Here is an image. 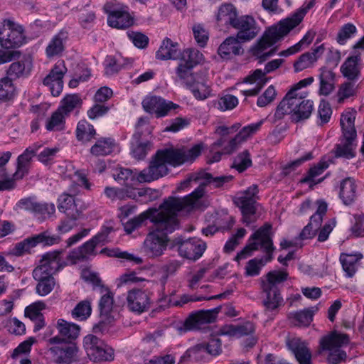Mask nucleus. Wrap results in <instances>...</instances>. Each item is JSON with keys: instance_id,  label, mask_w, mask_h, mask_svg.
<instances>
[{"instance_id": "nucleus-35", "label": "nucleus", "mask_w": 364, "mask_h": 364, "mask_svg": "<svg viewBox=\"0 0 364 364\" xmlns=\"http://www.w3.org/2000/svg\"><path fill=\"white\" fill-rule=\"evenodd\" d=\"M320 87L319 94L327 96L335 89L336 74L325 67L320 69L319 75Z\"/></svg>"}, {"instance_id": "nucleus-9", "label": "nucleus", "mask_w": 364, "mask_h": 364, "mask_svg": "<svg viewBox=\"0 0 364 364\" xmlns=\"http://www.w3.org/2000/svg\"><path fill=\"white\" fill-rule=\"evenodd\" d=\"M51 346L48 348L51 360L55 364H71L75 361L78 348L75 343L67 341L60 336H55L48 340Z\"/></svg>"}, {"instance_id": "nucleus-64", "label": "nucleus", "mask_w": 364, "mask_h": 364, "mask_svg": "<svg viewBox=\"0 0 364 364\" xmlns=\"http://www.w3.org/2000/svg\"><path fill=\"white\" fill-rule=\"evenodd\" d=\"M175 362L176 357L173 354H163L154 356L146 364H174Z\"/></svg>"}, {"instance_id": "nucleus-3", "label": "nucleus", "mask_w": 364, "mask_h": 364, "mask_svg": "<svg viewBox=\"0 0 364 364\" xmlns=\"http://www.w3.org/2000/svg\"><path fill=\"white\" fill-rule=\"evenodd\" d=\"M232 179V176H221L214 177L211 173L204 171L191 173L184 181L181 182L178 189H184L190 186L192 182H200L198 187L189 195L181 198L170 197L159 207L173 215L177 216V213L183 208L192 207L205 194V188L207 186H212L215 188H221L224 184L229 183Z\"/></svg>"}, {"instance_id": "nucleus-7", "label": "nucleus", "mask_w": 364, "mask_h": 364, "mask_svg": "<svg viewBox=\"0 0 364 364\" xmlns=\"http://www.w3.org/2000/svg\"><path fill=\"white\" fill-rule=\"evenodd\" d=\"M271 230L272 225L269 223H265L263 226L259 228L251 236L250 240L252 241L237 253L236 259L240 260L247 258L251 255L252 252L257 250L260 246L267 254L266 262L271 261L272 259V253L274 250L271 237Z\"/></svg>"}, {"instance_id": "nucleus-15", "label": "nucleus", "mask_w": 364, "mask_h": 364, "mask_svg": "<svg viewBox=\"0 0 364 364\" xmlns=\"http://www.w3.org/2000/svg\"><path fill=\"white\" fill-rule=\"evenodd\" d=\"M257 193V186L253 185L235 198V203L241 209L242 221L246 225H250L255 221L252 217L256 212L255 203Z\"/></svg>"}, {"instance_id": "nucleus-17", "label": "nucleus", "mask_w": 364, "mask_h": 364, "mask_svg": "<svg viewBox=\"0 0 364 364\" xmlns=\"http://www.w3.org/2000/svg\"><path fill=\"white\" fill-rule=\"evenodd\" d=\"M105 193L111 200H125L127 198L138 200L139 197H145V201L151 200L153 195H154V198H156L158 195L157 191L151 188L136 190L132 188H115L112 187H106Z\"/></svg>"}, {"instance_id": "nucleus-53", "label": "nucleus", "mask_w": 364, "mask_h": 364, "mask_svg": "<svg viewBox=\"0 0 364 364\" xmlns=\"http://www.w3.org/2000/svg\"><path fill=\"white\" fill-rule=\"evenodd\" d=\"M203 60V54L196 49H186L183 51L182 55V60L181 62L191 65V67L196 66Z\"/></svg>"}, {"instance_id": "nucleus-52", "label": "nucleus", "mask_w": 364, "mask_h": 364, "mask_svg": "<svg viewBox=\"0 0 364 364\" xmlns=\"http://www.w3.org/2000/svg\"><path fill=\"white\" fill-rule=\"evenodd\" d=\"M358 85L352 81L345 82L341 85L338 92V102L341 103L345 99L349 98L356 95Z\"/></svg>"}, {"instance_id": "nucleus-40", "label": "nucleus", "mask_w": 364, "mask_h": 364, "mask_svg": "<svg viewBox=\"0 0 364 364\" xmlns=\"http://www.w3.org/2000/svg\"><path fill=\"white\" fill-rule=\"evenodd\" d=\"M56 328L59 333L58 336L70 341L79 336L80 329L79 326L69 323L63 319H59L57 321Z\"/></svg>"}, {"instance_id": "nucleus-39", "label": "nucleus", "mask_w": 364, "mask_h": 364, "mask_svg": "<svg viewBox=\"0 0 364 364\" xmlns=\"http://www.w3.org/2000/svg\"><path fill=\"white\" fill-rule=\"evenodd\" d=\"M356 197V186L351 178H346L341 183L340 198L345 205L351 204Z\"/></svg>"}, {"instance_id": "nucleus-56", "label": "nucleus", "mask_w": 364, "mask_h": 364, "mask_svg": "<svg viewBox=\"0 0 364 364\" xmlns=\"http://www.w3.org/2000/svg\"><path fill=\"white\" fill-rule=\"evenodd\" d=\"M252 166V159L248 150L240 153L235 159L232 167L242 172Z\"/></svg>"}, {"instance_id": "nucleus-55", "label": "nucleus", "mask_w": 364, "mask_h": 364, "mask_svg": "<svg viewBox=\"0 0 364 364\" xmlns=\"http://www.w3.org/2000/svg\"><path fill=\"white\" fill-rule=\"evenodd\" d=\"M92 307L90 301L84 300L79 302L72 311V315L74 318H79L80 320L87 319L91 314Z\"/></svg>"}, {"instance_id": "nucleus-36", "label": "nucleus", "mask_w": 364, "mask_h": 364, "mask_svg": "<svg viewBox=\"0 0 364 364\" xmlns=\"http://www.w3.org/2000/svg\"><path fill=\"white\" fill-rule=\"evenodd\" d=\"M159 212L160 210L159 211L156 209L149 208L141 213L138 216L130 219L124 224L125 231L127 233H132L136 229L141 227L147 219H150L151 220V218L156 216V215Z\"/></svg>"}, {"instance_id": "nucleus-13", "label": "nucleus", "mask_w": 364, "mask_h": 364, "mask_svg": "<svg viewBox=\"0 0 364 364\" xmlns=\"http://www.w3.org/2000/svg\"><path fill=\"white\" fill-rule=\"evenodd\" d=\"M87 355L95 362L114 359V350L95 335H87L83 340Z\"/></svg>"}, {"instance_id": "nucleus-63", "label": "nucleus", "mask_w": 364, "mask_h": 364, "mask_svg": "<svg viewBox=\"0 0 364 364\" xmlns=\"http://www.w3.org/2000/svg\"><path fill=\"white\" fill-rule=\"evenodd\" d=\"M356 31V28L351 23L344 25L339 31L337 36V41L340 44H344L346 41L351 37Z\"/></svg>"}, {"instance_id": "nucleus-6", "label": "nucleus", "mask_w": 364, "mask_h": 364, "mask_svg": "<svg viewBox=\"0 0 364 364\" xmlns=\"http://www.w3.org/2000/svg\"><path fill=\"white\" fill-rule=\"evenodd\" d=\"M288 278L285 271L274 270L268 272L261 280L262 292L265 294L262 301L266 314L278 313L284 305V299L280 294L279 285Z\"/></svg>"}, {"instance_id": "nucleus-21", "label": "nucleus", "mask_w": 364, "mask_h": 364, "mask_svg": "<svg viewBox=\"0 0 364 364\" xmlns=\"http://www.w3.org/2000/svg\"><path fill=\"white\" fill-rule=\"evenodd\" d=\"M232 27L237 30L236 37L242 42L252 40L259 33L256 21L250 16H242L238 18Z\"/></svg>"}, {"instance_id": "nucleus-37", "label": "nucleus", "mask_w": 364, "mask_h": 364, "mask_svg": "<svg viewBox=\"0 0 364 364\" xmlns=\"http://www.w3.org/2000/svg\"><path fill=\"white\" fill-rule=\"evenodd\" d=\"M237 14L236 9L232 4H225L220 6L216 20L223 25L233 26L237 19Z\"/></svg>"}, {"instance_id": "nucleus-11", "label": "nucleus", "mask_w": 364, "mask_h": 364, "mask_svg": "<svg viewBox=\"0 0 364 364\" xmlns=\"http://www.w3.org/2000/svg\"><path fill=\"white\" fill-rule=\"evenodd\" d=\"M102 294L99 303L100 307V321L93 327L95 333H104L108 330L109 326L114 322V316L113 315V294L107 288L102 287L100 289Z\"/></svg>"}, {"instance_id": "nucleus-44", "label": "nucleus", "mask_w": 364, "mask_h": 364, "mask_svg": "<svg viewBox=\"0 0 364 364\" xmlns=\"http://www.w3.org/2000/svg\"><path fill=\"white\" fill-rule=\"evenodd\" d=\"M33 279L38 282L36 287V293L44 296L50 294L54 289L55 280L53 276L42 274L37 278L36 274H33Z\"/></svg>"}, {"instance_id": "nucleus-48", "label": "nucleus", "mask_w": 364, "mask_h": 364, "mask_svg": "<svg viewBox=\"0 0 364 364\" xmlns=\"http://www.w3.org/2000/svg\"><path fill=\"white\" fill-rule=\"evenodd\" d=\"M134 141L132 142V153L133 156L136 159H142L145 158L148 151L151 148V144L148 141H140V134L135 133L133 136Z\"/></svg>"}, {"instance_id": "nucleus-58", "label": "nucleus", "mask_w": 364, "mask_h": 364, "mask_svg": "<svg viewBox=\"0 0 364 364\" xmlns=\"http://www.w3.org/2000/svg\"><path fill=\"white\" fill-rule=\"evenodd\" d=\"M101 254H107L109 257H116L120 258H124L130 261L134 262L136 264H141L143 260L141 257H135L132 254H129L126 252H119L118 250H111L107 248H104L100 251Z\"/></svg>"}, {"instance_id": "nucleus-12", "label": "nucleus", "mask_w": 364, "mask_h": 364, "mask_svg": "<svg viewBox=\"0 0 364 364\" xmlns=\"http://www.w3.org/2000/svg\"><path fill=\"white\" fill-rule=\"evenodd\" d=\"M25 36L22 27L10 20L0 25V45L5 49L20 47L24 43Z\"/></svg>"}, {"instance_id": "nucleus-20", "label": "nucleus", "mask_w": 364, "mask_h": 364, "mask_svg": "<svg viewBox=\"0 0 364 364\" xmlns=\"http://www.w3.org/2000/svg\"><path fill=\"white\" fill-rule=\"evenodd\" d=\"M128 309L133 312L141 314L151 307V298L149 292L140 289H133L127 292Z\"/></svg>"}, {"instance_id": "nucleus-27", "label": "nucleus", "mask_w": 364, "mask_h": 364, "mask_svg": "<svg viewBox=\"0 0 364 364\" xmlns=\"http://www.w3.org/2000/svg\"><path fill=\"white\" fill-rule=\"evenodd\" d=\"M188 88L193 96L200 100H203L211 95L210 86L207 84V75L205 71L198 72V77Z\"/></svg>"}, {"instance_id": "nucleus-28", "label": "nucleus", "mask_w": 364, "mask_h": 364, "mask_svg": "<svg viewBox=\"0 0 364 364\" xmlns=\"http://www.w3.org/2000/svg\"><path fill=\"white\" fill-rule=\"evenodd\" d=\"M324 50V45L321 44L313 48L312 52H307L300 55L299 59L294 64L295 71H301L312 66L323 53Z\"/></svg>"}, {"instance_id": "nucleus-29", "label": "nucleus", "mask_w": 364, "mask_h": 364, "mask_svg": "<svg viewBox=\"0 0 364 364\" xmlns=\"http://www.w3.org/2000/svg\"><path fill=\"white\" fill-rule=\"evenodd\" d=\"M241 43L242 41L236 36L228 37L220 44L218 53L222 58H229L231 55H241L244 52Z\"/></svg>"}, {"instance_id": "nucleus-59", "label": "nucleus", "mask_w": 364, "mask_h": 364, "mask_svg": "<svg viewBox=\"0 0 364 364\" xmlns=\"http://www.w3.org/2000/svg\"><path fill=\"white\" fill-rule=\"evenodd\" d=\"M238 105L237 98L232 95H225L218 100V109L221 111L230 110Z\"/></svg>"}, {"instance_id": "nucleus-34", "label": "nucleus", "mask_w": 364, "mask_h": 364, "mask_svg": "<svg viewBox=\"0 0 364 364\" xmlns=\"http://www.w3.org/2000/svg\"><path fill=\"white\" fill-rule=\"evenodd\" d=\"M178 44L173 43L170 38H166L156 53V57L161 60L177 59L181 55Z\"/></svg>"}, {"instance_id": "nucleus-51", "label": "nucleus", "mask_w": 364, "mask_h": 364, "mask_svg": "<svg viewBox=\"0 0 364 364\" xmlns=\"http://www.w3.org/2000/svg\"><path fill=\"white\" fill-rule=\"evenodd\" d=\"M82 104L80 97L77 94L67 95L61 101V105L58 107L68 116L77 107Z\"/></svg>"}, {"instance_id": "nucleus-45", "label": "nucleus", "mask_w": 364, "mask_h": 364, "mask_svg": "<svg viewBox=\"0 0 364 364\" xmlns=\"http://www.w3.org/2000/svg\"><path fill=\"white\" fill-rule=\"evenodd\" d=\"M114 140L111 138H103L97 141L91 147L90 153L95 156H106L113 151Z\"/></svg>"}, {"instance_id": "nucleus-24", "label": "nucleus", "mask_w": 364, "mask_h": 364, "mask_svg": "<svg viewBox=\"0 0 364 364\" xmlns=\"http://www.w3.org/2000/svg\"><path fill=\"white\" fill-rule=\"evenodd\" d=\"M316 203L318 208L316 213L310 218V222L304 228L299 234V237L301 240H307L314 237L316 231L321 225L323 217L326 215L327 211V204L322 200H318Z\"/></svg>"}, {"instance_id": "nucleus-10", "label": "nucleus", "mask_w": 364, "mask_h": 364, "mask_svg": "<svg viewBox=\"0 0 364 364\" xmlns=\"http://www.w3.org/2000/svg\"><path fill=\"white\" fill-rule=\"evenodd\" d=\"M349 343L347 334L333 331L328 336L323 337L320 341V346L323 350L329 351L328 360L331 364H338L346 358V353L341 348Z\"/></svg>"}, {"instance_id": "nucleus-32", "label": "nucleus", "mask_w": 364, "mask_h": 364, "mask_svg": "<svg viewBox=\"0 0 364 364\" xmlns=\"http://www.w3.org/2000/svg\"><path fill=\"white\" fill-rule=\"evenodd\" d=\"M283 62V59L272 60L265 65L264 71L260 69L255 70L252 74L245 78L244 82L254 83L257 80H260L262 84H265L267 82V78L265 77L266 75L277 69Z\"/></svg>"}, {"instance_id": "nucleus-4", "label": "nucleus", "mask_w": 364, "mask_h": 364, "mask_svg": "<svg viewBox=\"0 0 364 364\" xmlns=\"http://www.w3.org/2000/svg\"><path fill=\"white\" fill-rule=\"evenodd\" d=\"M155 230L149 232L144 242V250L151 257L161 256L166 249L168 244L167 235L178 228L179 223L177 216L164 210L151 218Z\"/></svg>"}, {"instance_id": "nucleus-43", "label": "nucleus", "mask_w": 364, "mask_h": 364, "mask_svg": "<svg viewBox=\"0 0 364 364\" xmlns=\"http://www.w3.org/2000/svg\"><path fill=\"white\" fill-rule=\"evenodd\" d=\"M361 254L348 255L341 254L340 256V261L342 264L343 269L348 277H352L358 267V264L362 258Z\"/></svg>"}, {"instance_id": "nucleus-49", "label": "nucleus", "mask_w": 364, "mask_h": 364, "mask_svg": "<svg viewBox=\"0 0 364 364\" xmlns=\"http://www.w3.org/2000/svg\"><path fill=\"white\" fill-rule=\"evenodd\" d=\"M96 134L93 126L85 120H81L78 122L76 129V136L79 141H89L94 138Z\"/></svg>"}, {"instance_id": "nucleus-14", "label": "nucleus", "mask_w": 364, "mask_h": 364, "mask_svg": "<svg viewBox=\"0 0 364 364\" xmlns=\"http://www.w3.org/2000/svg\"><path fill=\"white\" fill-rule=\"evenodd\" d=\"M104 10L108 14L107 23L111 27L124 29L134 23L126 6H120L112 1L105 4Z\"/></svg>"}, {"instance_id": "nucleus-1", "label": "nucleus", "mask_w": 364, "mask_h": 364, "mask_svg": "<svg viewBox=\"0 0 364 364\" xmlns=\"http://www.w3.org/2000/svg\"><path fill=\"white\" fill-rule=\"evenodd\" d=\"M203 144H198L191 148H168L157 151L147 168L142 170L137 176L140 183L151 182L168 173L167 164L178 166L186 163H192L201 154Z\"/></svg>"}, {"instance_id": "nucleus-50", "label": "nucleus", "mask_w": 364, "mask_h": 364, "mask_svg": "<svg viewBox=\"0 0 364 364\" xmlns=\"http://www.w3.org/2000/svg\"><path fill=\"white\" fill-rule=\"evenodd\" d=\"M328 166L326 162H320L316 166L311 168L306 176L301 180V183H308L310 187L323 181V178L315 181V178L320 176Z\"/></svg>"}, {"instance_id": "nucleus-26", "label": "nucleus", "mask_w": 364, "mask_h": 364, "mask_svg": "<svg viewBox=\"0 0 364 364\" xmlns=\"http://www.w3.org/2000/svg\"><path fill=\"white\" fill-rule=\"evenodd\" d=\"M287 345L299 364H311V352L305 342L299 338H288Z\"/></svg>"}, {"instance_id": "nucleus-33", "label": "nucleus", "mask_w": 364, "mask_h": 364, "mask_svg": "<svg viewBox=\"0 0 364 364\" xmlns=\"http://www.w3.org/2000/svg\"><path fill=\"white\" fill-rule=\"evenodd\" d=\"M67 38V33L63 31L52 38L46 48V54L48 58L62 55L65 50V43Z\"/></svg>"}, {"instance_id": "nucleus-19", "label": "nucleus", "mask_w": 364, "mask_h": 364, "mask_svg": "<svg viewBox=\"0 0 364 364\" xmlns=\"http://www.w3.org/2000/svg\"><path fill=\"white\" fill-rule=\"evenodd\" d=\"M66 72L67 68L64 61L59 60L43 80V84L50 87V92L54 97L58 96L63 90V78Z\"/></svg>"}, {"instance_id": "nucleus-62", "label": "nucleus", "mask_w": 364, "mask_h": 364, "mask_svg": "<svg viewBox=\"0 0 364 364\" xmlns=\"http://www.w3.org/2000/svg\"><path fill=\"white\" fill-rule=\"evenodd\" d=\"M128 37L134 45L139 48L143 49L148 46L149 38L140 32L132 31L128 33Z\"/></svg>"}, {"instance_id": "nucleus-41", "label": "nucleus", "mask_w": 364, "mask_h": 364, "mask_svg": "<svg viewBox=\"0 0 364 364\" xmlns=\"http://www.w3.org/2000/svg\"><path fill=\"white\" fill-rule=\"evenodd\" d=\"M31 70V61L28 58H24L20 61L13 63L7 70L9 78H18L28 75Z\"/></svg>"}, {"instance_id": "nucleus-61", "label": "nucleus", "mask_w": 364, "mask_h": 364, "mask_svg": "<svg viewBox=\"0 0 364 364\" xmlns=\"http://www.w3.org/2000/svg\"><path fill=\"white\" fill-rule=\"evenodd\" d=\"M200 348L202 350L205 349L207 353L211 355H218L222 352L221 341L219 338H213L208 343H202Z\"/></svg>"}, {"instance_id": "nucleus-54", "label": "nucleus", "mask_w": 364, "mask_h": 364, "mask_svg": "<svg viewBox=\"0 0 364 364\" xmlns=\"http://www.w3.org/2000/svg\"><path fill=\"white\" fill-rule=\"evenodd\" d=\"M35 246H36V243L33 236L28 237L16 244L11 253L14 256L19 257L29 252L30 250Z\"/></svg>"}, {"instance_id": "nucleus-18", "label": "nucleus", "mask_w": 364, "mask_h": 364, "mask_svg": "<svg viewBox=\"0 0 364 364\" xmlns=\"http://www.w3.org/2000/svg\"><path fill=\"white\" fill-rule=\"evenodd\" d=\"M220 310L221 306H219L212 309L200 310L192 313L184 322L186 330L200 329L202 325L214 322Z\"/></svg>"}, {"instance_id": "nucleus-46", "label": "nucleus", "mask_w": 364, "mask_h": 364, "mask_svg": "<svg viewBox=\"0 0 364 364\" xmlns=\"http://www.w3.org/2000/svg\"><path fill=\"white\" fill-rule=\"evenodd\" d=\"M316 310V307L305 309L300 311L291 313L289 318L294 319V323L296 326H308L312 321L314 314Z\"/></svg>"}, {"instance_id": "nucleus-8", "label": "nucleus", "mask_w": 364, "mask_h": 364, "mask_svg": "<svg viewBox=\"0 0 364 364\" xmlns=\"http://www.w3.org/2000/svg\"><path fill=\"white\" fill-rule=\"evenodd\" d=\"M355 119V111L348 112L341 115L340 123L344 141L336 145L334 151L336 157H343L349 159L355 156L353 147V141L356 137V131L354 126Z\"/></svg>"}, {"instance_id": "nucleus-25", "label": "nucleus", "mask_w": 364, "mask_h": 364, "mask_svg": "<svg viewBox=\"0 0 364 364\" xmlns=\"http://www.w3.org/2000/svg\"><path fill=\"white\" fill-rule=\"evenodd\" d=\"M262 124L263 120H261L257 123L243 127L240 132L237 133L234 138L230 140L228 144L224 146L223 152L228 154H232L238 148L241 143L245 141L250 136L258 131Z\"/></svg>"}, {"instance_id": "nucleus-57", "label": "nucleus", "mask_w": 364, "mask_h": 364, "mask_svg": "<svg viewBox=\"0 0 364 364\" xmlns=\"http://www.w3.org/2000/svg\"><path fill=\"white\" fill-rule=\"evenodd\" d=\"M14 87L9 77L0 80V100L11 99L14 93Z\"/></svg>"}, {"instance_id": "nucleus-16", "label": "nucleus", "mask_w": 364, "mask_h": 364, "mask_svg": "<svg viewBox=\"0 0 364 364\" xmlns=\"http://www.w3.org/2000/svg\"><path fill=\"white\" fill-rule=\"evenodd\" d=\"M62 251H53L44 254L39 261V264L33 270L32 274L39 278L42 274L53 276L65 265L62 260Z\"/></svg>"}, {"instance_id": "nucleus-31", "label": "nucleus", "mask_w": 364, "mask_h": 364, "mask_svg": "<svg viewBox=\"0 0 364 364\" xmlns=\"http://www.w3.org/2000/svg\"><path fill=\"white\" fill-rule=\"evenodd\" d=\"M37 149L33 146H29L24 152L19 155L17 159L16 171L14 174V177L17 179H21L26 174L28 173L29 165L32 158L36 155Z\"/></svg>"}, {"instance_id": "nucleus-47", "label": "nucleus", "mask_w": 364, "mask_h": 364, "mask_svg": "<svg viewBox=\"0 0 364 364\" xmlns=\"http://www.w3.org/2000/svg\"><path fill=\"white\" fill-rule=\"evenodd\" d=\"M68 115L58 108L48 119L46 128L48 131H62L65 129V117Z\"/></svg>"}, {"instance_id": "nucleus-2", "label": "nucleus", "mask_w": 364, "mask_h": 364, "mask_svg": "<svg viewBox=\"0 0 364 364\" xmlns=\"http://www.w3.org/2000/svg\"><path fill=\"white\" fill-rule=\"evenodd\" d=\"M314 4V0L310 1L307 4L299 8L291 16L280 21L277 24L266 30L261 38L251 47L250 51L252 55L257 59L259 63L265 61L272 55L275 52V48H272V47L287 36L290 31L296 28Z\"/></svg>"}, {"instance_id": "nucleus-23", "label": "nucleus", "mask_w": 364, "mask_h": 364, "mask_svg": "<svg viewBox=\"0 0 364 364\" xmlns=\"http://www.w3.org/2000/svg\"><path fill=\"white\" fill-rule=\"evenodd\" d=\"M142 106L146 112L155 114L156 117H164L171 109L178 107L172 102H167L161 97L156 96L146 97L142 101Z\"/></svg>"}, {"instance_id": "nucleus-22", "label": "nucleus", "mask_w": 364, "mask_h": 364, "mask_svg": "<svg viewBox=\"0 0 364 364\" xmlns=\"http://www.w3.org/2000/svg\"><path fill=\"white\" fill-rule=\"evenodd\" d=\"M179 255L188 259L196 261L203 254L207 246L206 243L200 239H188L185 241H178Z\"/></svg>"}, {"instance_id": "nucleus-30", "label": "nucleus", "mask_w": 364, "mask_h": 364, "mask_svg": "<svg viewBox=\"0 0 364 364\" xmlns=\"http://www.w3.org/2000/svg\"><path fill=\"white\" fill-rule=\"evenodd\" d=\"M96 247L95 242L90 239L78 248L71 251L67 259L72 264H76L78 261L87 259L90 255H96Z\"/></svg>"}, {"instance_id": "nucleus-60", "label": "nucleus", "mask_w": 364, "mask_h": 364, "mask_svg": "<svg viewBox=\"0 0 364 364\" xmlns=\"http://www.w3.org/2000/svg\"><path fill=\"white\" fill-rule=\"evenodd\" d=\"M277 95V92L273 85H270L264 91V92L258 97L257 105L260 107H263L274 101Z\"/></svg>"}, {"instance_id": "nucleus-38", "label": "nucleus", "mask_w": 364, "mask_h": 364, "mask_svg": "<svg viewBox=\"0 0 364 364\" xmlns=\"http://www.w3.org/2000/svg\"><path fill=\"white\" fill-rule=\"evenodd\" d=\"M360 60L358 55L348 57L341 67L343 75L350 80L357 79L360 75V68L358 65Z\"/></svg>"}, {"instance_id": "nucleus-5", "label": "nucleus", "mask_w": 364, "mask_h": 364, "mask_svg": "<svg viewBox=\"0 0 364 364\" xmlns=\"http://www.w3.org/2000/svg\"><path fill=\"white\" fill-rule=\"evenodd\" d=\"M314 103L306 99V95H296L288 92L277 105L274 115V122L291 114L292 120L299 122L308 119L313 111Z\"/></svg>"}, {"instance_id": "nucleus-42", "label": "nucleus", "mask_w": 364, "mask_h": 364, "mask_svg": "<svg viewBox=\"0 0 364 364\" xmlns=\"http://www.w3.org/2000/svg\"><path fill=\"white\" fill-rule=\"evenodd\" d=\"M193 68L191 65L180 62L176 69V80L188 87L193 83L198 74V73H193Z\"/></svg>"}]
</instances>
